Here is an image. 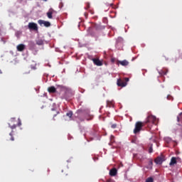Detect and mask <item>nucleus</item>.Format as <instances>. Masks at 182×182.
Wrapping results in <instances>:
<instances>
[{
  "mask_svg": "<svg viewBox=\"0 0 182 182\" xmlns=\"http://www.w3.org/2000/svg\"><path fill=\"white\" fill-rule=\"evenodd\" d=\"M22 126V122L21 121V119H17L16 118H11L9 122V127L11 130H14L16 127H19Z\"/></svg>",
  "mask_w": 182,
  "mask_h": 182,
  "instance_id": "1",
  "label": "nucleus"
},
{
  "mask_svg": "<svg viewBox=\"0 0 182 182\" xmlns=\"http://www.w3.org/2000/svg\"><path fill=\"white\" fill-rule=\"evenodd\" d=\"M144 126V122H136L135 128L134 129V134H137V133H140V132L141 131V129H143Z\"/></svg>",
  "mask_w": 182,
  "mask_h": 182,
  "instance_id": "2",
  "label": "nucleus"
},
{
  "mask_svg": "<svg viewBox=\"0 0 182 182\" xmlns=\"http://www.w3.org/2000/svg\"><path fill=\"white\" fill-rule=\"evenodd\" d=\"M146 123L157 124V123H159V119H157V117H156V116L151 114L148 116Z\"/></svg>",
  "mask_w": 182,
  "mask_h": 182,
  "instance_id": "3",
  "label": "nucleus"
},
{
  "mask_svg": "<svg viewBox=\"0 0 182 182\" xmlns=\"http://www.w3.org/2000/svg\"><path fill=\"white\" fill-rule=\"evenodd\" d=\"M156 164H163L164 161H166V156L164 155H161L158 156L155 160H154Z\"/></svg>",
  "mask_w": 182,
  "mask_h": 182,
  "instance_id": "4",
  "label": "nucleus"
},
{
  "mask_svg": "<svg viewBox=\"0 0 182 182\" xmlns=\"http://www.w3.org/2000/svg\"><path fill=\"white\" fill-rule=\"evenodd\" d=\"M28 28L31 31H38V24L36 23H28Z\"/></svg>",
  "mask_w": 182,
  "mask_h": 182,
  "instance_id": "5",
  "label": "nucleus"
},
{
  "mask_svg": "<svg viewBox=\"0 0 182 182\" xmlns=\"http://www.w3.org/2000/svg\"><path fill=\"white\" fill-rule=\"evenodd\" d=\"M117 86H119L120 87H124L127 85V82L122 80V79H119V80H117Z\"/></svg>",
  "mask_w": 182,
  "mask_h": 182,
  "instance_id": "6",
  "label": "nucleus"
},
{
  "mask_svg": "<svg viewBox=\"0 0 182 182\" xmlns=\"http://www.w3.org/2000/svg\"><path fill=\"white\" fill-rule=\"evenodd\" d=\"M38 23L39 25H44V26H46V28H49V26H50V22L49 21H45L43 20H38Z\"/></svg>",
  "mask_w": 182,
  "mask_h": 182,
  "instance_id": "7",
  "label": "nucleus"
},
{
  "mask_svg": "<svg viewBox=\"0 0 182 182\" xmlns=\"http://www.w3.org/2000/svg\"><path fill=\"white\" fill-rule=\"evenodd\" d=\"M92 61L93 63H95L97 66H102V65H103V63H102V61L97 58L92 59Z\"/></svg>",
  "mask_w": 182,
  "mask_h": 182,
  "instance_id": "8",
  "label": "nucleus"
},
{
  "mask_svg": "<svg viewBox=\"0 0 182 182\" xmlns=\"http://www.w3.org/2000/svg\"><path fill=\"white\" fill-rule=\"evenodd\" d=\"M117 169H116L115 168H113L109 171V176H111L112 177H114V176H117Z\"/></svg>",
  "mask_w": 182,
  "mask_h": 182,
  "instance_id": "9",
  "label": "nucleus"
},
{
  "mask_svg": "<svg viewBox=\"0 0 182 182\" xmlns=\"http://www.w3.org/2000/svg\"><path fill=\"white\" fill-rule=\"evenodd\" d=\"M16 48L18 52H23V50H25V45L23 44H19Z\"/></svg>",
  "mask_w": 182,
  "mask_h": 182,
  "instance_id": "10",
  "label": "nucleus"
},
{
  "mask_svg": "<svg viewBox=\"0 0 182 182\" xmlns=\"http://www.w3.org/2000/svg\"><path fill=\"white\" fill-rule=\"evenodd\" d=\"M55 12V10L53 9H50L48 12L47 13V16L49 19H52L53 16L52 14Z\"/></svg>",
  "mask_w": 182,
  "mask_h": 182,
  "instance_id": "11",
  "label": "nucleus"
},
{
  "mask_svg": "<svg viewBox=\"0 0 182 182\" xmlns=\"http://www.w3.org/2000/svg\"><path fill=\"white\" fill-rule=\"evenodd\" d=\"M174 164H177V158L176 157H172L171 159V161L169 163L170 166H174Z\"/></svg>",
  "mask_w": 182,
  "mask_h": 182,
  "instance_id": "12",
  "label": "nucleus"
},
{
  "mask_svg": "<svg viewBox=\"0 0 182 182\" xmlns=\"http://www.w3.org/2000/svg\"><path fill=\"white\" fill-rule=\"evenodd\" d=\"M118 63L122 65V66H129V61H127V60H124L122 61H118Z\"/></svg>",
  "mask_w": 182,
  "mask_h": 182,
  "instance_id": "13",
  "label": "nucleus"
},
{
  "mask_svg": "<svg viewBox=\"0 0 182 182\" xmlns=\"http://www.w3.org/2000/svg\"><path fill=\"white\" fill-rule=\"evenodd\" d=\"M48 92L49 93H56V88L53 86L49 87L48 88Z\"/></svg>",
  "mask_w": 182,
  "mask_h": 182,
  "instance_id": "14",
  "label": "nucleus"
},
{
  "mask_svg": "<svg viewBox=\"0 0 182 182\" xmlns=\"http://www.w3.org/2000/svg\"><path fill=\"white\" fill-rule=\"evenodd\" d=\"M114 107V101H107V107Z\"/></svg>",
  "mask_w": 182,
  "mask_h": 182,
  "instance_id": "15",
  "label": "nucleus"
},
{
  "mask_svg": "<svg viewBox=\"0 0 182 182\" xmlns=\"http://www.w3.org/2000/svg\"><path fill=\"white\" fill-rule=\"evenodd\" d=\"M63 117L65 120H72V114H65Z\"/></svg>",
  "mask_w": 182,
  "mask_h": 182,
  "instance_id": "16",
  "label": "nucleus"
},
{
  "mask_svg": "<svg viewBox=\"0 0 182 182\" xmlns=\"http://www.w3.org/2000/svg\"><path fill=\"white\" fill-rule=\"evenodd\" d=\"M36 45L41 46L43 45V40L38 39L36 41Z\"/></svg>",
  "mask_w": 182,
  "mask_h": 182,
  "instance_id": "17",
  "label": "nucleus"
},
{
  "mask_svg": "<svg viewBox=\"0 0 182 182\" xmlns=\"http://www.w3.org/2000/svg\"><path fill=\"white\" fill-rule=\"evenodd\" d=\"M12 133H14V131H11V132L9 134V136H11L10 140H11V141H14L15 139H14V134H12Z\"/></svg>",
  "mask_w": 182,
  "mask_h": 182,
  "instance_id": "18",
  "label": "nucleus"
},
{
  "mask_svg": "<svg viewBox=\"0 0 182 182\" xmlns=\"http://www.w3.org/2000/svg\"><path fill=\"white\" fill-rule=\"evenodd\" d=\"M146 182H154L153 178L149 177L146 178Z\"/></svg>",
  "mask_w": 182,
  "mask_h": 182,
  "instance_id": "19",
  "label": "nucleus"
},
{
  "mask_svg": "<svg viewBox=\"0 0 182 182\" xmlns=\"http://www.w3.org/2000/svg\"><path fill=\"white\" fill-rule=\"evenodd\" d=\"M58 88L60 89V90H65V87L63 85H58Z\"/></svg>",
  "mask_w": 182,
  "mask_h": 182,
  "instance_id": "20",
  "label": "nucleus"
},
{
  "mask_svg": "<svg viewBox=\"0 0 182 182\" xmlns=\"http://www.w3.org/2000/svg\"><path fill=\"white\" fill-rule=\"evenodd\" d=\"M86 7H85V9H89L90 8V4L86 3Z\"/></svg>",
  "mask_w": 182,
  "mask_h": 182,
  "instance_id": "21",
  "label": "nucleus"
},
{
  "mask_svg": "<svg viewBox=\"0 0 182 182\" xmlns=\"http://www.w3.org/2000/svg\"><path fill=\"white\" fill-rule=\"evenodd\" d=\"M114 139V136L113 135L111 136V142L109 143V144L111 145L112 143H113L114 141L113 140Z\"/></svg>",
  "mask_w": 182,
  "mask_h": 182,
  "instance_id": "22",
  "label": "nucleus"
},
{
  "mask_svg": "<svg viewBox=\"0 0 182 182\" xmlns=\"http://www.w3.org/2000/svg\"><path fill=\"white\" fill-rule=\"evenodd\" d=\"M112 129H116V127H117V125L116 124H113L112 126H111Z\"/></svg>",
  "mask_w": 182,
  "mask_h": 182,
  "instance_id": "23",
  "label": "nucleus"
},
{
  "mask_svg": "<svg viewBox=\"0 0 182 182\" xmlns=\"http://www.w3.org/2000/svg\"><path fill=\"white\" fill-rule=\"evenodd\" d=\"M149 153H153V148L150 147L149 149Z\"/></svg>",
  "mask_w": 182,
  "mask_h": 182,
  "instance_id": "24",
  "label": "nucleus"
},
{
  "mask_svg": "<svg viewBox=\"0 0 182 182\" xmlns=\"http://www.w3.org/2000/svg\"><path fill=\"white\" fill-rule=\"evenodd\" d=\"M168 73V70L162 71V74H163V75H167Z\"/></svg>",
  "mask_w": 182,
  "mask_h": 182,
  "instance_id": "25",
  "label": "nucleus"
},
{
  "mask_svg": "<svg viewBox=\"0 0 182 182\" xmlns=\"http://www.w3.org/2000/svg\"><path fill=\"white\" fill-rule=\"evenodd\" d=\"M66 114H73V112L69 111L68 112L66 113Z\"/></svg>",
  "mask_w": 182,
  "mask_h": 182,
  "instance_id": "26",
  "label": "nucleus"
},
{
  "mask_svg": "<svg viewBox=\"0 0 182 182\" xmlns=\"http://www.w3.org/2000/svg\"><path fill=\"white\" fill-rule=\"evenodd\" d=\"M171 97H172L170 96V95H168V96H167V99H168V100H171Z\"/></svg>",
  "mask_w": 182,
  "mask_h": 182,
  "instance_id": "27",
  "label": "nucleus"
},
{
  "mask_svg": "<svg viewBox=\"0 0 182 182\" xmlns=\"http://www.w3.org/2000/svg\"><path fill=\"white\" fill-rule=\"evenodd\" d=\"M177 120H178V122H180V117H177Z\"/></svg>",
  "mask_w": 182,
  "mask_h": 182,
  "instance_id": "28",
  "label": "nucleus"
},
{
  "mask_svg": "<svg viewBox=\"0 0 182 182\" xmlns=\"http://www.w3.org/2000/svg\"><path fill=\"white\" fill-rule=\"evenodd\" d=\"M125 81H126V82H129V78L126 77V78H125Z\"/></svg>",
  "mask_w": 182,
  "mask_h": 182,
  "instance_id": "29",
  "label": "nucleus"
},
{
  "mask_svg": "<svg viewBox=\"0 0 182 182\" xmlns=\"http://www.w3.org/2000/svg\"><path fill=\"white\" fill-rule=\"evenodd\" d=\"M150 164H153V161H150Z\"/></svg>",
  "mask_w": 182,
  "mask_h": 182,
  "instance_id": "30",
  "label": "nucleus"
},
{
  "mask_svg": "<svg viewBox=\"0 0 182 182\" xmlns=\"http://www.w3.org/2000/svg\"><path fill=\"white\" fill-rule=\"evenodd\" d=\"M43 1H44L45 2L48 1V0H43Z\"/></svg>",
  "mask_w": 182,
  "mask_h": 182,
  "instance_id": "31",
  "label": "nucleus"
},
{
  "mask_svg": "<svg viewBox=\"0 0 182 182\" xmlns=\"http://www.w3.org/2000/svg\"><path fill=\"white\" fill-rule=\"evenodd\" d=\"M0 73L2 74V71L0 70Z\"/></svg>",
  "mask_w": 182,
  "mask_h": 182,
  "instance_id": "32",
  "label": "nucleus"
},
{
  "mask_svg": "<svg viewBox=\"0 0 182 182\" xmlns=\"http://www.w3.org/2000/svg\"><path fill=\"white\" fill-rule=\"evenodd\" d=\"M100 119H102V115L100 116Z\"/></svg>",
  "mask_w": 182,
  "mask_h": 182,
  "instance_id": "33",
  "label": "nucleus"
},
{
  "mask_svg": "<svg viewBox=\"0 0 182 182\" xmlns=\"http://www.w3.org/2000/svg\"><path fill=\"white\" fill-rule=\"evenodd\" d=\"M107 182H110V180H107Z\"/></svg>",
  "mask_w": 182,
  "mask_h": 182,
  "instance_id": "34",
  "label": "nucleus"
},
{
  "mask_svg": "<svg viewBox=\"0 0 182 182\" xmlns=\"http://www.w3.org/2000/svg\"><path fill=\"white\" fill-rule=\"evenodd\" d=\"M102 120H105V118L104 117H102Z\"/></svg>",
  "mask_w": 182,
  "mask_h": 182,
  "instance_id": "35",
  "label": "nucleus"
},
{
  "mask_svg": "<svg viewBox=\"0 0 182 182\" xmlns=\"http://www.w3.org/2000/svg\"><path fill=\"white\" fill-rule=\"evenodd\" d=\"M181 59H182V55H181Z\"/></svg>",
  "mask_w": 182,
  "mask_h": 182,
  "instance_id": "36",
  "label": "nucleus"
},
{
  "mask_svg": "<svg viewBox=\"0 0 182 182\" xmlns=\"http://www.w3.org/2000/svg\"><path fill=\"white\" fill-rule=\"evenodd\" d=\"M180 114H182V112H181Z\"/></svg>",
  "mask_w": 182,
  "mask_h": 182,
  "instance_id": "37",
  "label": "nucleus"
}]
</instances>
